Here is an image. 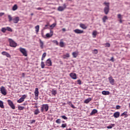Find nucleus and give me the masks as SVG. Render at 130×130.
<instances>
[{
    "label": "nucleus",
    "mask_w": 130,
    "mask_h": 130,
    "mask_svg": "<svg viewBox=\"0 0 130 130\" xmlns=\"http://www.w3.org/2000/svg\"><path fill=\"white\" fill-rule=\"evenodd\" d=\"M104 5H106V7L104 9V12L106 15H108L110 11L109 5H110V4L109 3L105 2L104 3Z\"/></svg>",
    "instance_id": "nucleus-1"
},
{
    "label": "nucleus",
    "mask_w": 130,
    "mask_h": 130,
    "mask_svg": "<svg viewBox=\"0 0 130 130\" xmlns=\"http://www.w3.org/2000/svg\"><path fill=\"white\" fill-rule=\"evenodd\" d=\"M19 50L20 52L23 54V56H28V52H27L26 49L20 47L19 48Z\"/></svg>",
    "instance_id": "nucleus-2"
},
{
    "label": "nucleus",
    "mask_w": 130,
    "mask_h": 130,
    "mask_svg": "<svg viewBox=\"0 0 130 130\" xmlns=\"http://www.w3.org/2000/svg\"><path fill=\"white\" fill-rule=\"evenodd\" d=\"M48 109H49V106H48V104H44L42 106L41 111L42 112H47L48 111Z\"/></svg>",
    "instance_id": "nucleus-3"
},
{
    "label": "nucleus",
    "mask_w": 130,
    "mask_h": 130,
    "mask_svg": "<svg viewBox=\"0 0 130 130\" xmlns=\"http://www.w3.org/2000/svg\"><path fill=\"white\" fill-rule=\"evenodd\" d=\"M8 41L10 43V46L11 47H17V43L12 40V39H9Z\"/></svg>",
    "instance_id": "nucleus-4"
},
{
    "label": "nucleus",
    "mask_w": 130,
    "mask_h": 130,
    "mask_svg": "<svg viewBox=\"0 0 130 130\" xmlns=\"http://www.w3.org/2000/svg\"><path fill=\"white\" fill-rule=\"evenodd\" d=\"M7 102L8 103V105L12 109H15L16 107L15 106V105H14V103H13V101H12L11 100H8L7 101Z\"/></svg>",
    "instance_id": "nucleus-5"
},
{
    "label": "nucleus",
    "mask_w": 130,
    "mask_h": 130,
    "mask_svg": "<svg viewBox=\"0 0 130 130\" xmlns=\"http://www.w3.org/2000/svg\"><path fill=\"white\" fill-rule=\"evenodd\" d=\"M0 91L3 94V95H4V96H6L7 95V90L6 89V88H5V86H1L0 88Z\"/></svg>",
    "instance_id": "nucleus-6"
},
{
    "label": "nucleus",
    "mask_w": 130,
    "mask_h": 130,
    "mask_svg": "<svg viewBox=\"0 0 130 130\" xmlns=\"http://www.w3.org/2000/svg\"><path fill=\"white\" fill-rule=\"evenodd\" d=\"M66 8H67V5H66V4H64L63 5V7L59 6L58 8V11H59V12H62L63 11H64V9H66Z\"/></svg>",
    "instance_id": "nucleus-7"
},
{
    "label": "nucleus",
    "mask_w": 130,
    "mask_h": 130,
    "mask_svg": "<svg viewBox=\"0 0 130 130\" xmlns=\"http://www.w3.org/2000/svg\"><path fill=\"white\" fill-rule=\"evenodd\" d=\"M46 66H47V67H51V66H52V62L51 61V59H50V58L48 59L46 61Z\"/></svg>",
    "instance_id": "nucleus-8"
},
{
    "label": "nucleus",
    "mask_w": 130,
    "mask_h": 130,
    "mask_svg": "<svg viewBox=\"0 0 130 130\" xmlns=\"http://www.w3.org/2000/svg\"><path fill=\"white\" fill-rule=\"evenodd\" d=\"M109 82L110 83L111 85H114V83L115 82V80L113 78H112V76H110L108 78Z\"/></svg>",
    "instance_id": "nucleus-9"
},
{
    "label": "nucleus",
    "mask_w": 130,
    "mask_h": 130,
    "mask_svg": "<svg viewBox=\"0 0 130 130\" xmlns=\"http://www.w3.org/2000/svg\"><path fill=\"white\" fill-rule=\"evenodd\" d=\"M70 77H71L73 80H77V74L75 73H71L70 74Z\"/></svg>",
    "instance_id": "nucleus-10"
},
{
    "label": "nucleus",
    "mask_w": 130,
    "mask_h": 130,
    "mask_svg": "<svg viewBox=\"0 0 130 130\" xmlns=\"http://www.w3.org/2000/svg\"><path fill=\"white\" fill-rule=\"evenodd\" d=\"M74 32H75L76 34H82V33H84V30L79 29H76L74 30Z\"/></svg>",
    "instance_id": "nucleus-11"
},
{
    "label": "nucleus",
    "mask_w": 130,
    "mask_h": 130,
    "mask_svg": "<svg viewBox=\"0 0 130 130\" xmlns=\"http://www.w3.org/2000/svg\"><path fill=\"white\" fill-rule=\"evenodd\" d=\"M12 21H13V23L17 24L20 21V18L19 17H15L12 19Z\"/></svg>",
    "instance_id": "nucleus-12"
},
{
    "label": "nucleus",
    "mask_w": 130,
    "mask_h": 130,
    "mask_svg": "<svg viewBox=\"0 0 130 130\" xmlns=\"http://www.w3.org/2000/svg\"><path fill=\"white\" fill-rule=\"evenodd\" d=\"M53 35V31L50 30V32L47 33L46 35V36L47 38H50V37H52V36Z\"/></svg>",
    "instance_id": "nucleus-13"
},
{
    "label": "nucleus",
    "mask_w": 130,
    "mask_h": 130,
    "mask_svg": "<svg viewBox=\"0 0 130 130\" xmlns=\"http://www.w3.org/2000/svg\"><path fill=\"white\" fill-rule=\"evenodd\" d=\"M1 53H2V55H5L7 57L11 58V55H10V54H9V53H8L6 51H3Z\"/></svg>",
    "instance_id": "nucleus-14"
},
{
    "label": "nucleus",
    "mask_w": 130,
    "mask_h": 130,
    "mask_svg": "<svg viewBox=\"0 0 130 130\" xmlns=\"http://www.w3.org/2000/svg\"><path fill=\"white\" fill-rule=\"evenodd\" d=\"M35 97H38V96H39V90L38 88H35Z\"/></svg>",
    "instance_id": "nucleus-15"
},
{
    "label": "nucleus",
    "mask_w": 130,
    "mask_h": 130,
    "mask_svg": "<svg viewBox=\"0 0 130 130\" xmlns=\"http://www.w3.org/2000/svg\"><path fill=\"white\" fill-rule=\"evenodd\" d=\"M119 115H120V113H119V112H116L113 114V116L115 118H118Z\"/></svg>",
    "instance_id": "nucleus-16"
},
{
    "label": "nucleus",
    "mask_w": 130,
    "mask_h": 130,
    "mask_svg": "<svg viewBox=\"0 0 130 130\" xmlns=\"http://www.w3.org/2000/svg\"><path fill=\"white\" fill-rule=\"evenodd\" d=\"M39 41L40 48H41V49H43V48H44V43L43 42V41H42V40H41V39H40Z\"/></svg>",
    "instance_id": "nucleus-17"
},
{
    "label": "nucleus",
    "mask_w": 130,
    "mask_h": 130,
    "mask_svg": "<svg viewBox=\"0 0 130 130\" xmlns=\"http://www.w3.org/2000/svg\"><path fill=\"white\" fill-rule=\"evenodd\" d=\"M78 55H79V52L78 51L73 52L72 53V55L73 57H74V58H76V57H77V56H78Z\"/></svg>",
    "instance_id": "nucleus-18"
},
{
    "label": "nucleus",
    "mask_w": 130,
    "mask_h": 130,
    "mask_svg": "<svg viewBox=\"0 0 130 130\" xmlns=\"http://www.w3.org/2000/svg\"><path fill=\"white\" fill-rule=\"evenodd\" d=\"M67 104H68L69 105V106H71V107H72V108H76V107L75 106H74V105H73V104L72 103V102L71 101H68L67 102Z\"/></svg>",
    "instance_id": "nucleus-19"
},
{
    "label": "nucleus",
    "mask_w": 130,
    "mask_h": 130,
    "mask_svg": "<svg viewBox=\"0 0 130 130\" xmlns=\"http://www.w3.org/2000/svg\"><path fill=\"white\" fill-rule=\"evenodd\" d=\"M80 28H82V29H86L87 28V26H86V25L83 23H81L80 24Z\"/></svg>",
    "instance_id": "nucleus-20"
},
{
    "label": "nucleus",
    "mask_w": 130,
    "mask_h": 130,
    "mask_svg": "<svg viewBox=\"0 0 130 130\" xmlns=\"http://www.w3.org/2000/svg\"><path fill=\"white\" fill-rule=\"evenodd\" d=\"M102 94H103V95H109V94H110V92L109 91H105L104 90L102 92Z\"/></svg>",
    "instance_id": "nucleus-21"
},
{
    "label": "nucleus",
    "mask_w": 130,
    "mask_h": 130,
    "mask_svg": "<svg viewBox=\"0 0 130 130\" xmlns=\"http://www.w3.org/2000/svg\"><path fill=\"white\" fill-rule=\"evenodd\" d=\"M124 118H126V117H127L128 115H127V111H125L121 114V116H124Z\"/></svg>",
    "instance_id": "nucleus-22"
},
{
    "label": "nucleus",
    "mask_w": 130,
    "mask_h": 130,
    "mask_svg": "<svg viewBox=\"0 0 130 130\" xmlns=\"http://www.w3.org/2000/svg\"><path fill=\"white\" fill-rule=\"evenodd\" d=\"M62 57L64 59H66V58H68V57H70V53H67L66 54L63 55Z\"/></svg>",
    "instance_id": "nucleus-23"
},
{
    "label": "nucleus",
    "mask_w": 130,
    "mask_h": 130,
    "mask_svg": "<svg viewBox=\"0 0 130 130\" xmlns=\"http://www.w3.org/2000/svg\"><path fill=\"white\" fill-rule=\"evenodd\" d=\"M39 28H40L39 25H38L35 26L36 34H38V32H39Z\"/></svg>",
    "instance_id": "nucleus-24"
},
{
    "label": "nucleus",
    "mask_w": 130,
    "mask_h": 130,
    "mask_svg": "<svg viewBox=\"0 0 130 130\" xmlns=\"http://www.w3.org/2000/svg\"><path fill=\"white\" fill-rule=\"evenodd\" d=\"M92 99L91 98H89L88 99H87L86 100H85L84 103H86V104H88L90 101H91Z\"/></svg>",
    "instance_id": "nucleus-25"
},
{
    "label": "nucleus",
    "mask_w": 130,
    "mask_h": 130,
    "mask_svg": "<svg viewBox=\"0 0 130 130\" xmlns=\"http://www.w3.org/2000/svg\"><path fill=\"white\" fill-rule=\"evenodd\" d=\"M102 20L103 22L104 23H105V22H106V20H108V17H107V16H104L102 18Z\"/></svg>",
    "instance_id": "nucleus-26"
},
{
    "label": "nucleus",
    "mask_w": 130,
    "mask_h": 130,
    "mask_svg": "<svg viewBox=\"0 0 130 130\" xmlns=\"http://www.w3.org/2000/svg\"><path fill=\"white\" fill-rule=\"evenodd\" d=\"M51 93H52V94L54 95V96H55V95L57 94V92L56 91V90H54V89H52V90H51Z\"/></svg>",
    "instance_id": "nucleus-27"
},
{
    "label": "nucleus",
    "mask_w": 130,
    "mask_h": 130,
    "mask_svg": "<svg viewBox=\"0 0 130 130\" xmlns=\"http://www.w3.org/2000/svg\"><path fill=\"white\" fill-rule=\"evenodd\" d=\"M98 111L96 109H93L91 112L90 113V115H93V114H95V113H97Z\"/></svg>",
    "instance_id": "nucleus-28"
},
{
    "label": "nucleus",
    "mask_w": 130,
    "mask_h": 130,
    "mask_svg": "<svg viewBox=\"0 0 130 130\" xmlns=\"http://www.w3.org/2000/svg\"><path fill=\"white\" fill-rule=\"evenodd\" d=\"M40 113V111H39V109H37L34 111V114L35 115H37L38 114H39Z\"/></svg>",
    "instance_id": "nucleus-29"
},
{
    "label": "nucleus",
    "mask_w": 130,
    "mask_h": 130,
    "mask_svg": "<svg viewBox=\"0 0 130 130\" xmlns=\"http://www.w3.org/2000/svg\"><path fill=\"white\" fill-rule=\"evenodd\" d=\"M46 57V52H44L42 56L41 60H44V58Z\"/></svg>",
    "instance_id": "nucleus-30"
},
{
    "label": "nucleus",
    "mask_w": 130,
    "mask_h": 130,
    "mask_svg": "<svg viewBox=\"0 0 130 130\" xmlns=\"http://www.w3.org/2000/svg\"><path fill=\"white\" fill-rule=\"evenodd\" d=\"M0 107L2 109L5 108V106H4V102H3L2 101H0Z\"/></svg>",
    "instance_id": "nucleus-31"
},
{
    "label": "nucleus",
    "mask_w": 130,
    "mask_h": 130,
    "mask_svg": "<svg viewBox=\"0 0 130 130\" xmlns=\"http://www.w3.org/2000/svg\"><path fill=\"white\" fill-rule=\"evenodd\" d=\"M12 10L13 11H16V10H18V6L17 5H14L12 8Z\"/></svg>",
    "instance_id": "nucleus-32"
},
{
    "label": "nucleus",
    "mask_w": 130,
    "mask_h": 130,
    "mask_svg": "<svg viewBox=\"0 0 130 130\" xmlns=\"http://www.w3.org/2000/svg\"><path fill=\"white\" fill-rule=\"evenodd\" d=\"M115 126V124H111L110 125L108 126L107 127V128H108V129L112 128V127H113Z\"/></svg>",
    "instance_id": "nucleus-33"
},
{
    "label": "nucleus",
    "mask_w": 130,
    "mask_h": 130,
    "mask_svg": "<svg viewBox=\"0 0 130 130\" xmlns=\"http://www.w3.org/2000/svg\"><path fill=\"white\" fill-rule=\"evenodd\" d=\"M8 17L9 19V22H12V21H13V17H12V16L9 15Z\"/></svg>",
    "instance_id": "nucleus-34"
},
{
    "label": "nucleus",
    "mask_w": 130,
    "mask_h": 130,
    "mask_svg": "<svg viewBox=\"0 0 130 130\" xmlns=\"http://www.w3.org/2000/svg\"><path fill=\"white\" fill-rule=\"evenodd\" d=\"M96 35H97V31L96 30L93 31L92 32V36H93V38H95Z\"/></svg>",
    "instance_id": "nucleus-35"
},
{
    "label": "nucleus",
    "mask_w": 130,
    "mask_h": 130,
    "mask_svg": "<svg viewBox=\"0 0 130 130\" xmlns=\"http://www.w3.org/2000/svg\"><path fill=\"white\" fill-rule=\"evenodd\" d=\"M59 45L60 47H63L64 46V43L62 41H60L59 43Z\"/></svg>",
    "instance_id": "nucleus-36"
},
{
    "label": "nucleus",
    "mask_w": 130,
    "mask_h": 130,
    "mask_svg": "<svg viewBox=\"0 0 130 130\" xmlns=\"http://www.w3.org/2000/svg\"><path fill=\"white\" fill-rule=\"evenodd\" d=\"M41 67L42 69H44V68L45 67V64L44 63V62L42 61L41 62Z\"/></svg>",
    "instance_id": "nucleus-37"
},
{
    "label": "nucleus",
    "mask_w": 130,
    "mask_h": 130,
    "mask_svg": "<svg viewBox=\"0 0 130 130\" xmlns=\"http://www.w3.org/2000/svg\"><path fill=\"white\" fill-rule=\"evenodd\" d=\"M2 32L3 33H6V31H7V28L3 27L1 29Z\"/></svg>",
    "instance_id": "nucleus-38"
},
{
    "label": "nucleus",
    "mask_w": 130,
    "mask_h": 130,
    "mask_svg": "<svg viewBox=\"0 0 130 130\" xmlns=\"http://www.w3.org/2000/svg\"><path fill=\"white\" fill-rule=\"evenodd\" d=\"M6 29L7 30V31H9V32H13V29H12V28L10 27H7Z\"/></svg>",
    "instance_id": "nucleus-39"
},
{
    "label": "nucleus",
    "mask_w": 130,
    "mask_h": 130,
    "mask_svg": "<svg viewBox=\"0 0 130 130\" xmlns=\"http://www.w3.org/2000/svg\"><path fill=\"white\" fill-rule=\"evenodd\" d=\"M22 102H24V100L21 98L17 101V103H22Z\"/></svg>",
    "instance_id": "nucleus-40"
},
{
    "label": "nucleus",
    "mask_w": 130,
    "mask_h": 130,
    "mask_svg": "<svg viewBox=\"0 0 130 130\" xmlns=\"http://www.w3.org/2000/svg\"><path fill=\"white\" fill-rule=\"evenodd\" d=\"M92 53H93V54H97V53H98V50L94 49L93 50Z\"/></svg>",
    "instance_id": "nucleus-41"
},
{
    "label": "nucleus",
    "mask_w": 130,
    "mask_h": 130,
    "mask_svg": "<svg viewBox=\"0 0 130 130\" xmlns=\"http://www.w3.org/2000/svg\"><path fill=\"white\" fill-rule=\"evenodd\" d=\"M26 97H27V95H26V94H23V95L21 96V99H23V100H25V99H26Z\"/></svg>",
    "instance_id": "nucleus-42"
},
{
    "label": "nucleus",
    "mask_w": 130,
    "mask_h": 130,
    "mask_svg": "<svg viewBox=\"0 0 130 130\" xmlns=\"http://www.w3.org/2000/svg\"><path fill=\"white\" fill-rule=\"evenodd\" d=\"M25 108L22 106H18V110H23Z\"/></svg>",
    "instance_id": "nucleus-43"
},
{
    "label": "nucleus",
    "mask_w": 130,
    "mask_h": 130,
    "mask_svg": "<svg viewBox=\"0 0 130 130\" xmlns=\"http://www.w3.org/2000/svg\"><path fill=\"white\" fill-rule=\"evenodd\" d=\"M78 85H82V81L80 79L77 80Z\"/></svg>",
    "instance_id": "nucleus-44"
},
{
    "label": "nucleus",
    "mask_w": 130,
    "mask_h": 130,
    "mask_svg": "<svg viewBox=\"0 0 130 130\" xmlns=\"http://www.w3.org/2000/svg\"><path fill=\"white\" fill-rule=\"evenodd\" d=\"M56 24L55 23H53L52 25L50 26V28H54Z\"/></svg>",
    "instance_id": "nucleus-45"
},
{
    "label": "nucleus",
    "mask_w": 130,
    "mask_h": 130,
    "mask_svg": "<svg viewBox=\"0 0 130 130\" xmlns=\"http://www.w3.org/2000/svg\"><path fill=\"white\" fill-rule=\"evenodd\" d=\"M56 123H58V124H59L60 123V119H57L56 120Z\"/></svg>",
    "instance_id": "nucleus-46"
},
{
    "label": "nucleus",
    "mask_w": 130,
    "mask_h": 130,
    "mask_svg": "<svg viewBox=\"0 0 130 130\" xmlns=\"http://www.w3.org/2000/svg\"><path fill=\"white\" fill-rule=\"evenodd\" d=\"M61 127H67V123H64V124H62L61 125Z\"/></svg>",
    "instance_id": "nucleus-47"
},
{
    "label": "nucleus",
    "mask_w": 130,
    "mask_h": 130,
    "mask_svg": "<svg viewBox=\"0 0 130 130\" xmlns=\"http://www.w3.org/2000/svg\"><path fill=\"white\" fill-rule=\"evenodd\" d=\"M105 45L106 47H110V44L109 43H106Z\"/></svg>",
    "instance_id": "nucleus-48"
},
{
    "label": "nucleus",
    "mask_w": 130,
    "mask_h": 130,
    "mask_svg": "<svg viewBox=\"0 0 130 130\" xmlns=\"http://www.w3.org/2000/svg\"><path fill=\"white\" fill-rule=\"evenodd\" d=\"M60 117H61V118H63V119H66V120L68 119V117H67V116L64 115H62Z\"/></svg>",
    "instance_id": "nucleus-49"
},
{
    "label": "nucleus",
    "mask_w": 130,
    "mask_h": 130,
    "mask_svg": "<svg viewBox=\"0 0 130 130\" xmlns=\"http://www.w3.org/2000/svg\"><path fill=\"white\" fill-rule=\"evenodd\" d=\"M53 43H54L55 44H56V45H58V42H57V41H53Z\"/></svg>",
    "instance_id": "nucleus-50"
},
{
    "label": "nucleus",
    "mask_w": 130,
    "mask_h": 130,
    "mask_svg": "<svg viewBox=\"0 0 130 130\" xmlns=\"http://www.w3.org/2000/svg\"><path fill=\"white\" fill-rule=\"evenodd\" d=\"M117 17L118 19H121V14H118Z\"/></svg>",
    "instance_id": "nucleus-51"
},
{
    "label": "nucleus",
    "mask_w": 130,
    "mask_h": 130,
    "mask_svg": "<svg viewBox=\"0 0 130 130\" xmlns=\"http://www.w3.org/2000/svg\"><path fill=\"white\" fill-rule=\"evenodd\" d=\"M35 120H31L30 121L31 124L35 123Z\"/></svg>",
    "instance_id": "nucleus-52"
},
{
    "label": "nucleus",
    "mask_w": 130,
    "mask_h": 130,
    "mask_svg": "<svg viewBox=\"0 0 130 130\" xmlns=\"http://www.w3.org/2000/svg\"><path fill=\"white\" fill-rule=\"evenodd\" d=\"M4 15H5V13L4 12L0 13V17L4 16Z\"/></svg>",
    "instance_id": "nucleus-53"
},
{
    "label": "nucleus",
    "mask_w": 130,
    "mask_h": 130,
    "mask_svg": "<svg viewBox=\"0 0 130 130\" xmlns=\"http://www.w3.org/2000/svg\"><path fill=\"white\" fill-rule=\"evenodd\" d=\"M43 9L42 8H40V7L36 8V10H38L39 11H40V10H43Z\"/></svg>",
    "instance_id": "nucleus-54"
},
{
    "label": "nucleus",
    "mask_w": 130,
    "mask_h": 130,
    "mask_svg": "<svg viewBox=\"0 0 130 130\" xmlns=\"http://www.w3.org/2000/svg\"><path fill=\"white\" fill-rule=\"evenodd\" d=\"M116 109H120V106L117 105L116 106Z\"/></svg>",
    "instance_id": "nucleus-55"
},
{
    "label": "nucleus",
    "mask_w": 130,
    "mask_h": 130,
    "mask_svg": "<svg viewBox=\"0 0 130 130\" xmlns=\"http://www.w3.org/2000/svg\"><path fill=\"white\" fill-rule=\"evenodd\" d=\"M110 60H111V61H114V58L113 57H112L111 58Z\"/></svg>",
    "instance_id": "nucleus-56"
},
{
    "label": "nucleus",
    "mask_w": 130,
    "mask_h": 130,
    "mask_svg": "<svg viewBox=\"0 0 130 130\" xmlns=\"http://www.w3.org/2000/svg\"><path fill=\"white\" fill-rule=\"evenodd\" d=\"M62 31H63V32H66V28H62Z\"/></svg>",
    "instance_id": "nucleus-57"
},
{
    "label": "nucleus",
    "mask_w": 130,
    "mask_h": 130,
    "mask_svg": "<svg viewBox=\"0 0 130 130\" xmlns=\"http://www.w3.org/2000/svg\"><path fill=\"white\" fill-rule=\"evenodd\" d=\"M119 22H120V23H122V20H121V18L120 19Z\"/></svg>",
    "instance_id": "nucleus-58"
},
{
    "label": "nucleus",
    "mask_w": 130,
    "mask_h": 130,
    "mask_svg": "<svg viewBox=\"0 0 130 130\" xmlns=\"http://www.w3.org/2000/svg\"><path fill=\"white\" fill-rule=\"evenodd\" d=\"M22 77L23 78L25 77V73H22Z\"/></svg>",
    "instance_id": "nucleus-59"
},
{
    "label": "nucleus",
    "mask_w": 130,
    "mask_h": 130,
    "mask_svg": "<svg viewBox=\"0 0 130 130\" xmlns=\"http://www.w3.org/2000/svg\"><path fill=\"white\" fill-rule=\"evenodd\" d=\"M66 130H72V128H68V129H66Z\"/></svg>",
    "instance_id": "nucleus-60"
},
{
    "label": "nucleus",
    "mask_w": 130,
    "mask_h": 130,
    "mask_svg": "<svg viewBox=\"0 0 130 130\" xmlns=\"http://www.w3.org/2000/svg\"><path fill=\"white\" fill-rule=\"evenodd\" d=\"M45 27H48V24H46L45 25Z\"/></svg>",
    "instance_id": "nucleus-61"
},
{
    "label": "nucleus",
    "mask_w": 130,
    "mask_h": 130,
    "mask_svg": "<svg viewBox=\"0 0 130 130\" xmlns=\"http://www.w3.org/2000/svg\"><path fill=\"white\" fill-rule=\"evenodd\" d=\"M30 15H31V16H33V15H34V14L31 13Z\"/></svg>",
    "instance_id": "nucleus-62"
},
{
    "label": "nucleus",
    "mask_w": 130,
    "mask_h": 130,
    "mask_svg": "<svg viewBox=\"0 0 130 130\" xmlns=\"http://www.w3.org/2000/svg\"><path fill=\"white\" fill-rule=\"evenodd\" d=\"M23 105H24V106L26 105V104H23Z\"/></svg>",
    "instance_id": "nucleus-63"
},
{
    "label": "nucleus",
    "mask_w": 130,
    "mask_h": 130,
    "mask_svg": "<svg viewBox=\"0 0 130 130\" xmlns=\"http://www.w3.org/2000/svg\"><path fill=\"white\" fill-rule=\"evenodd\" d=\"M62 122L64 123V121H62Z\"/></svg>",
    "instance_id": "nucleus-64"
}]
</instances>
